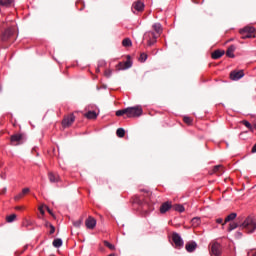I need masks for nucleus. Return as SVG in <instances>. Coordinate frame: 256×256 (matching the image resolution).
<instances>
[{
	"label": "nucleus",
	"instance_id": "obj_1",
	"mask_svg": "<svg viewBox=\"0 0 256 256\" xmlns=\"http://www.w3.org/2000/svg\"><path fill=\"white\" fill-rule=\"evenodd\" d=\"M132 205L135 208L138 209V211H141L142 214L149 215L151 211H153V205L143 202L140 197L134 196L132 197Z\"/></svg>",
	"mask_w": 256,
	"mask_h": 256
},
{
	"label": "nucleus",
	"instance_id": "obj_2",
	"mask_svg": "<svg viewBox=\"0 0 256 256\" xmlns=\"http://www.w3.org/2000/svg\"><path fill=\"white\" fill-rule=\"evenodd\" d=\"M241 229L247 233H253L256 229V219L254 217L248 216L242 224H240Z\"/></svg>",
	"mask_w": 256,
	"mask_h": 256
},
{
	"label": "nucleus",
	"instance_id": "obj_3",
	"mask_svg": "<svg viewBox=\"0 0 256 256\" xmlns=\"http://www.w3.org/2000/svg\"><path fill=\"white\" fill-rule=\"evenodd\" d=\"M241 39H255V27L246 26L239 31Z\"/></svg>",
	"mask_w": 256,
	"mask_h": 256
},
{
	"label": "nucleus",
	"instance_id": "obj_4",
	"mask_svg": "<svg viewBox=\"0 0 256 256\" xmlns=\"http://www.w3.org/2000/svg\"><path fill=\"white\" fill-rule=\"evenodd\" d=\"M144 41L146 42V45L148 47H151L157 43V39H159L158 34H155L153 31H148L144 34L143 37Z\"/></svg>",
	"mask_w": 256,
	"mask_h": 256
},
{
	"label": "nucleus",
	"instance_id": "obj_5",
	"mask_svg": "<svg viewBox=\"0 0 256 256\" xmlns=\"http://www.w3.org/2000/svg\"><path fill=\"white\" fill-rule=\"evenodd\" d=\"M132 13H143L145 11V4L141 0H137L132 4Z\"/></svg>",
	"mask_w": 256,
	"mask_h": 256
},
{
	"label": "nucleus",
	"instance_id": "obj_6",
	"mask_svg": "<svg viewBox=\"0 0 256 256\" xmlns=\"http://www.w3.org/2000/svg\"><path fill=\"white\" fill-rule=\"evenodd\" d=\"M25 136L23 134H14L10 137L11 145H23Z\"/></svg>",
	"mask_w": 256,
	"mask_h": 256
},
{
	"label": "nucleus",
	"instance_id": "obj_7",
	"mask_svg": "<svg viewBox=\"0 0 256 256\" xmlns=\"http://www.w3.org/2000/svg\"><path fill=\"white\" fill-rule=\"evenodd\" d=\"M75 123V114L71 113L68 116H65L62 120V127L67 128L71 127Z\"/></svg>",
	"mask_w": 256,
	"mask_h": 256
},
{
	"label": "nucleus",
	"instance_id": "obj_8",
	"mask_svg": "<svg viewBox=\"0 0 256 256\" xmlns=\"http://www.w3.org/2000/svg\"><path fill=\"white\" fill-rule=\"evenodd\" d=\"M143 115V108L135 106L129 108V117H141Z\"/></svg>",
	"mask_w": 256,
	"mask_h": 256
},
{
	"label": "nucleus",
	"instance_id": "obj_9",
	"mask_svg": "<svg viewBox=\"0 0 256 256\" xmlns=\"http://www.w3.org/2000/svg\"><path fill=\"white\" fill-rule=\"evenodd\" d=\"M172 241L176 247V249H181L183 247V239L177 232L172 233Z\"/></svg>",
	"mask_w": 256,
	"mask_h": 256
},
{
	"label": "nucleus",
	"instance_id": "obj_10",
	"mask_svg": "<svg viewBox=\"0 0 256 256\" xmlns=\"http://www.w3.org/2000/svg\"><path fill=\"white\" fill-rule=\"evenodd\" d=\"M211 255L213 256H221L222 253V248L221 244L218 242H213L211 244V250H210Z\"/></svg>",
	"mask_w": 256,
	"mask_h": 256
},
{
	"label": "nucleus",
	"instance_id": "obj_11",
	"mask_svg": "<svg viewBox=\"0 0 256 256\" xmlns=\"http://www.w3.org/2000/svg\"><path fill=\"white\" fill-rule=\"evenodd\" d=\"M13 37V30L11 28L6 29L0 36V41L2 43H7L9 39Z\"/></svg>",
	"mask_w": 256,
	"mask_h": 256
},
{
	"label": "nucleus",
	"instance_id": "obj_12",
	"mask_svg": "<svg viewBox=\"0 0 256 256\" xmlns=\"http://www.w3.org/2000/svg\"><path fill=\"white\" fill-rule=\"evenodd\" d=\"M242 77H245V72L243 70H234L230 72V79L232 81H239Z\"/></svg>",
	"mask_w": 256,
	"mask_h": 256
},
{
	"label": "nucleus",
	"instance_id": "obj_13",
	"mask_svg": "<svg viewBox=\"0 0 256 256\" xmlns=\"http://www.w3.org/2000/svg\"><path fill=\"white\" fill-rule=\"evenodd\" d=\"M171 209H173V203L171 201H167L161 204L159 211L161 215H165V213L171 211Z\"/></svg>",
	"mask_w": 256,
	"mask_h": 256
},
{
	"label": "nucleus",
	"instance_id": "obj_14",
	"mask_svg": "<svg viewBox=\"0 0 256 256\" xmlns=\"http://www.w3.org/2000/svg\"><path fill=\"white\" fill-rule=\"evenodd\" d=\"M208 173H209V175H218V177H219V176H221L222 173H225V169H224L223 165H216Z\"/></svg>",
	"mask_w": 256,
	"mask_h": 256
},
{
	"label": "nucleus",
	"instance_id": "obj_15",
	"mask_svg": "<svg viewBox=\"0 0 256 256\" xmlns=\"http://www.w3.org/2000/svg\"><path fill=\"white\" fill-rule=\"evenodd\" d=\"M129 69V55L126 56L125 62H119L116 66V71H125Z\"/></svg>",
	"mask_w": 256,
	"mask_h": 256
},
{
	"label": "nucleus",
	"instance_id": "obj_16",
	"mask_svg": "<svg viewBox=\"0 0 256 256\" xmlns=\"http://www.w3.org/2000/svg\"><path fill=\"white\" fill-rule=\"evenodd\" d=\"M85 225L87 229H95L97 225V220L93 218L92 216H89L88 219L85 221Z\"/></svg>",
	"mask_w": 256,
	"mask_h": 256
},
{
	"label": "nucleus",
	"instance_id": "obj_17",
	"mask_svg": "<svg viewBox=\"0 0 256 256\" xmlns=\"http://www.w3.org/2000/svg\"><path fill=\"white\" fill-rule=\"evenodd\" d=\"M153 32L155 35H158V37H161V33H163V26L159 23H155L152 26Z\"/></svg>",
	"mask_w": 256,
	"mask_h": 256
},
{
	"label": "nucleus",
	"instance_id": "obj_18",
	"mask_svg": "<svg viewBox=\"0 0 256 256\" xmlns=\"http://www.w3.org/2000/svg\"><path fill=\"white\" fill-rule=\"evenodd\" d=\"M186 251H188V253H193V251H195V249H197V243L192 241V242H188L185 246Z\"/></svg>",
	"mask_w": 256,
	"mask_h": 256
},
{
	"label": "nucleus",
	"instance_id": "obj_19",
	"mask_svg": "<svg viewBox=\"0 0 256 256\" xmlns=\"http://www.w3.org/2000/svg\"><path fill=\"white\" fill-rule=\"evenodd\" d=\"M48 179H49L50 183H58L59 175L55 174L53 172H49L48 173Z\"/></svg>",
	"mask_w": 256,
	"mask_h": 256
},
{
	"label": "nucleus",
	"instance_id": "obj_20",
	"mask_svg": "<svg viewBox=\"0 0 256 256\" xmlns=\"http://www.w3.org/2000/svg\"><path fill=\"white\" fill-rule=\"evenodd\" d=\"M224 55H225V51L215 50L214 52H212L211 57L212 59H221V57Z\"/></svg>",
	"mask_w": 256,
	"mask_h": 256
},
{
	"label": "nucleus",
	"instance_id": "obj_21",
	"mask_svg": "<svg viewBox=\"0 0 256 256\" xmlns=\"http://www.w3.org/2000/svg\"><path fill=\"white\" fill-rule=\"evenodd\" d=\"M235 219H237V213L233 212L225 218L224 223H222V225H225V223H229L230 221H235Z\"/></svg>",
	"mask_w": 256,
	"mask_h": 256
},
{
	"label": "nucleus",
	"instance_id": "obj_22",
	"mask_svg": "<svg viewBox=\"0 0 256 256\" xmlns=\"http://www.w3.org/2000/svg\"><path fill=\"white\" fill-rule=\"evenodd\" d=\"M235 46L231 45L230 47H228L227 51H226V55L227 57H230V59H233V57H235Z\"/></svg>",
	"mask_w": 256,
	"mask_h": 256
},
{
	"label": "nucleus",
	"instance_id": "obj_23",
	"mask_svg": "<svg viewBox=\"0 0 256 256\" xmlns=\"http://www.w3.org/2000/svg\"><path fill=\"white\" fill-rule=\"evenodd\" d=\"M123 115H127V117H129V108L116 111V117H123Z\"/></svg>",
	"mask_w": 256,
	"mask_h": 256
},
{
	"label": "nucleus",
	"instance_id": "obj_24",
	"mask_svg": "<svg viewBox=\"0 0 256 256\" xmlns=\"http://www.w3.org/2000/svg\"><path fill=\"white\" fill-rule=\"evenodd\" d=\"M84 117H86V119H97V112L89 111L84 114Z\"/></svg>",
	"mask_w": 256,
	"mask_h": 256
},
{
	"label": "nucleus",
	"instance_id": "obj_25",
	"mask_svg": "<svg viewBox=\"0 0 256 256\" xmlns=\"http://www.w3.org/2000/svg\"><path fill=\"white\" fill-rule=\"evenodd\" d=\"M52 245L56 249H59V247H61L63 245V240H61V238H56L53 240Z\"/></svg>",
	"mask_w": 256,
	"mask_h": 256
},
{
	"label": "nucleus",
	"instance_id": "obj_26",
	"mask_svg": "<svg viewBox=\"0 0 256 256\" xmlns=\"http://www.w3.org/2000/svg\"><path fill=\"white\" fill-rule=\"evenodd\" d=\"M237 227H241V224L238 222H231L228 226V232L231 233V231H234V229H237Z\"/></svg>",
	"mask_w": 256,
	"mask_h": 256
},
{
	"label": "nucleus",
	"instance_id": "obj_27",
	"mask_svg": "<svg viewBox=\"0 0 256 256\" xmlns=\"http://www.w3.org/2000/svg\"><path fill=\"white\" fill-rule=\"evenodd\" d=\"M14 0H0V7H11Z\"/></svg>",
	"mask_w": 256,
	"mask_h": 256
},
{
	"label": "nucleus",
	"instance_id": "obj_28",
	"mask_svg": "<svg viewBox=\"0 0 256 256\" xmlns=\"http://www.w3.org/2000/svg\"><path fill=\"white\" fill-rule=\"evenodd\" d=\"M172 209H174V211H178V213H183V211H185V207H183V205L180 204L172 206Z\"/></svg>",
	"mask_w": 256,
	"mask_h": 256
},
{
	"label": "nucleus",
	"instance_id": "obj_29",
	"mask_svg": "<svg viewBox=\"0 0 256 256\" xmlns=\"http://www.w3.org/2000/svg\"><path fill=\"white\" fill-rule=\"evenodd\" d=\"M191 225H192V227H199V225H201V219L193 218L191 220Z\"/></svg>",
	"mask_w": 256,
	"mask_h": 256
},
{
	"label": "nucleus",
	"instance_id": "obj_30",
	"mask_svg": "<svg viewBox=\"0 0 256 256\" xmlns=\"http://www.w3.org/2000/svg\"><path fill=\"white\" fill-rule=\"evenodd\" d=\"M116 135H117V137H120V138L125 137V129L118 128L117 131H116Z\"/></svg>",
	"mask_w": 256,
	"mask_h": 256
},
{
	"label": "nucleus",
	"instance_id": "obj_31",
	"mask_svg": "<svg viewBox=\"0 0 256 256\" xmlns=\"http://www.w3.org/2000/svg\"><path fill=\"white\" fill-rule=\"evenodd\" d=\"M183 121L186 125H193V118L189 117V116H184L183 117Z\"/></svg>",
	"mask_w": 256,
	"mask_h": 256
},
{
	"label": "nucleus",
	"instance_id": "obj_32",
	"mask_svg": "<svg viewBox=\"0 0 256 256\" xmlns=\"http://www.w3.org/2000/svg\"><path fill=\"white\" fill-rule=\"evenodd\" d=\"M147 57V53H141L138 58V61H140V63H145L147 61Z\"/></svg>",
	"mask_w": 256,
	"mask_h": 256
},
{
	"label": "nucleus",
	"instance_id": "obj_33",
	"mask_svg": "<svg viewBox=\"0 0 256 256\" xmlns=\"http://www.w3.org/2000/svg\"><path fill=\"white\" fill-rule=\"evenodd\" d=\"M242 125H245L247 127V129H249V131L253 132V126L251 125V123L247 120H243Z\"/></svg>",
	"mask_w": 256,
	"mask_h": 256
},
{
	"label": "nucleus",
	"instance_id": "obj_34",
	"mask_svg": "<svg viewBox=\"0 0 256 256\" xmlns=\"http://www.w3.org/2000/svg\"><path fill=\"white\" fill-rule=\"evenodd\" d=\"M15 219H17V215H15V214H11L10 216L6 217L7 223H13V221H15Z\"/></svg>",
	"mask_w": 256,
	"mask_h": 256
},
{
	"label": "nucleus",
	"instance_id": "obj_35",
	"mask_svg": "<svg viewBox=\"0 0 256 256\" xmlns=\"http://www.w3.org/2000/svg\"><path fill=\"white\" fill-rule=\"evenodd\" d=\"M104 245H105V247H108V249H110V251H115V245L111 244L109 241L105 240Z\"/></svg>",
	"mask_w": 256,
	"mask_h": 256
},
{
	"label": "nucleus",
	"instance_id": "obj_36",
	"mask_svg": "<svg viewBox=\"0 0 256 256\" xmlns=\"http://www.w3.org/2000/svg\"><path fill=\"white\" fill-rule=\"evenodd\" d=\"M83 223V219H79L73 222L74 227H81V224Z\"/></svg>",
	"mask_w": 256,
	"mask_h": 256
},
{
	"label": "nucleus",
	"instance_id": "obj_37",
	"mask_svg": "<svg viewBox=\"0 0 256 256\" xmlns=\"http://www.w3.org/2000/svg\"><path fill=\"white\" fill-rule=\"evenodd\" d=\"M46 211L49 213V215H51L54 219H55V214H53V210L51 208H49L48 206H44Z\"/></svg>",
	"mask_w": 256,
	"mask_h": 256
},
{
	"label": "nucleus",
	"instance_id": "obj_38",
	"mask_svg": "<svg viewBox=\"0 0 256 256\" xmlns=\"http://www.w3.org/2000/svg\"><path fill=\"white\" fill-rule=\"evenodd\" d=\"M122 45L124 47H129V38H125L123 41H122Z\"/></svg>",
	"mask_w": 256,
	"mask_h": 256
},
{
	"label": "nucleus",
	"instance_id": "obj_39",
	"mask_svg": "<svg viewBox=\"0 0 256 256\" xmlns=\"http://www.w3.org/2000/svg\"><path fill=\"white\" fill-rule=\"evenodd\" d=\"M23 197H25L22 193H19L18 195H16L14 197L15 201H19V199H23Z\"/></svg>",
	"mask_w": 256,
	"mask_h": 256
},
{
	"label": "nucleus",
	"instance_id": "obj_40",
	"mask_svg": "<svg viewBox=\"0 0 256 256\" xmlns=\"http://www.w3.org/2000/svg\"><path fill=\"white\" fill-rule=\"evenodd\" d=\"M53 233H55V226L50 225L49 235H53Z\"/></svg>",
	"mask_w": 256,
	"mask_h": 256
},
{
	"label": "nucleus",
	"instance_id": "obj_41",
	"mask_svg": "<svg viewBox=\"0 0 256 256\" xmlns=\"http://www.w3.org/2000/svg\"><path fill=\"white\" fill-rule=\"evenodd\" d=\"M29 191V188H24L21 193L25 196L29 193Z\"/></svg>",
	"mask_w": 256,
	"mask_h": 256
},
{
	"label": "nucleus",
	"instance_id": "obj_42",
	"mask_svg": "<svg viewBox=\"0 0 256 256\" xmlns=\"http://www.w3.org/2000/svg\"><path fill=\"white\" fill-rule=\"evenodd\" d=\"M44 206H40L38 209L41 213V215H45V210L43 209Z\"/></svg>",
	"mask_w": 256,
	"mask_h": 256
},
{
	"label": "nucleus",
	"instance_id": "obj_43",
	"mask_svg": "<svg viewBox=\"0 0 256 256\" xmlns=\"http://www.w3.org/2000/svg\"><path fill=\"white\" fill-rule=\"evenodd\" d=\"M105 76L106 77H111V70H106L105 71Z\"/></svg>",
	"mask_w": 256,
	"mask_h": 256
},
{
	"label": "nucleus",
	"instance_id": "obj_44",
	"mask_svg": "<svg viewBox=\"0 0 256 256\" xmlns=\"http://www.w3.org/2000/svg\"><path fill=\"white\" fill-rule=\"evenodd\" d=\"M51 225H53V224H51L49 221H46L45 224H44V227H49L50 228Z\"/></svg>",
	"mask_w": 256,
	"mask_h": 256
},
{
	"label": "nucleus",
	"instance_id": "obj_45",
	"mask_svg": "<svg viewBox=\"0 0 256 256\" xmlns=\"http://www.w3.org/2000/svg\"><path fill=\"white\" fill-rule=\"evenodd\" d=\"M216 223H218V224L223 223V219H222V218H218V219H216Z\"/></svg>",
	"mask_w": 256,
	"mask_h": 256
},
{
	"label": "nucleus",
	"instance_id": "obj_46",
	"mask_svg": "<svg viewBox=\"0 0 256 256\" xmlns=\"http://www.w3.org/2000/svg\"><path fill=\"white\" fill-rule=\"evenodd\" d=\"M252 153H256V144L252 147Z\"/></svg>",
	"mask_w": 256,
	"mask_h": 256
},
{
	"label": "nucleus",
	"instance_id": "obj_47",
	"mask_svg": "<svg viewBox=\"0 0 256 256\" xmlns=\"http://www.w3.org/2000/svg\"><path fill=\"white\" fill-rule=\"evenodd\" d=\"M16 209H17L18 211H20V209H23V207L17 206Z\"/></svg>",
	"mask_w": 256,
	"mask_h": 256
},
{
	"label": "nucleus",
	"instance_id": "obj_48",
	"mask_svg": "<svg viewBox=\"0 0 256 256\" xmlns=\"http://www.w3.org/2000/svg\"><path fill=\"white\" fill-rule=\"evenodd\" d=\"M131 45H133V43L131 42V40L129 41V47H131Z\"/></svg>",
	"mask_w": 256,
	"mask_h": 256
},
{
	"label": "nucleus",
	"instance_id": "obj_49",
	"mask_svg": "<svg viewBox=\"0 0 256 256\" xmlns=\"http://www.w3.org/2000/svg\"><path fill=\"white\" fill-rule=\"evenodd\" d=\"M252 256H256V251L252 254Z\"/></svg>",
	"mask_w": 256,
	"mask_h": 256
},
{
	"label": "nucleus",
	"instance_id": "obj_50",
	"mask_svg": "<svg viewBox=\"0 0 256 256\" xmlns=\"http://www.w3.org/2000/svg\"><path fill=\"white\" fill-rule=\"evenodd\" d=\"M129 67H131V61L129 62Z\"/></svg>",
	"mask_w": 256,
	"mask_h": 256
},
{
	"label": "nucleus",
	"instance_id": "obj_51",
	"mask_svg": "<svg viewBox=\"0 0 256 256\" xmlns=\"http://www.w3.org/2000/svg\"><path fill=\"white\" fill-rule=\"evenodd\" d=\"M96 72L99 73V69H97Z\"/></svg>",
	"mask_w": 256,
	"mask_h": 256
},
{
	"label": "nucleus",
	"instance_id": "obj_52",
	"mask_svg": "<svg viewBox=\"0 0 256 256\" xmlns=\"http://www.w3.org/2000/svg\"><path fill=\"white\" fill-rule=\"evenodd\" d=\"M254 129L256 130V124L254 125Z\"/></svg>",
	"mask_w": 256,
	"mask_h": 256
},
{
	"label": "nucleus",
	"instance_id": "obj_53",
	"mask_svg": "<svg viewBox=\"0 0 256 256\" xmlns=\"http://www.w3.org/2000/svg\"><path fill=\"white\" fill-rule=\"evenodd\" d=\"M27 249V246L24 247V250Z\"/></svg>",
	"mask_w": 256,
	"mask_h": 256
},
{
	"label": "nucleus",
	"instance_id": "obj_54",
	"mask_svg": "<svg viewBox=\"0 0 256 256\" xmlns=\"http://www.w3.org/2000/svg\"><path fill=\"white\" fill-rule=\"evenodd\" d=\"M255 35H256V30H255Z\"/></svg>",
	"mask_w": 256,
	"mask_h": 256
}]
</instances>
